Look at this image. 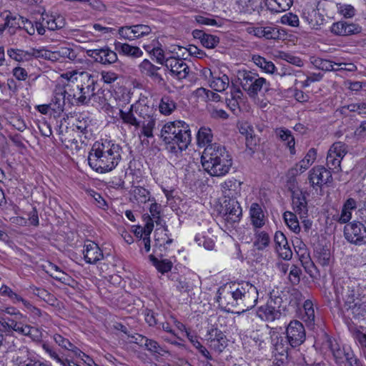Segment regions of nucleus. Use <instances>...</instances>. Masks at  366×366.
I'll use <instances>...</instances> for the list:
<instances>
[{
    "label": "nucleus",
    "mask_w": 366,
    "mask_h": 366,
    "mask_svg": "<svg viewBox=\"0 0 366 366\" xmlns=\"http://www.w3.org/2000/svg\"><path fill=\"white\" fill-rule=\"evenodd\" d=\"M59 83L54 91V99L58 111H63L64 102L72 104H88L92 99H100L99 94H95L96 79L93 74L86 71H67L61 76Z\"/></svg>",
    "instance_id": "obj_1"
},
{
    "label": "nucleus",
    "mask_w": 366,
    "mask_h": 366,
    "mask_svg": "<svg viewBox=\"0 0 366 366\" xmlns=\"http://www.w3.org/2000/svg\"><path fill=\"white\" fill-rule=\"evenodd\" d=\"M119 116L124 124L132 126L138 131L140 139L154 137L157 114L154 107L145 100H139L126 109H120Z\"/></svg>",
    "instance_id": "obj_2"
},
{
    "label": "nucleus",
    "mask_w": 366,
    "mask_h": 366,
    "mask_svg": "<svg viewBox=\"0 0 366 366\" xmlns=\"http://www.w3.org/2000/svg\"><path fill=\"white\" fill-rule=\"evenodd\" d=\"M334 289L337 301L342 300L345 307L350 310L355 318L366 315V290L356 280L338 279Z\"/></svg>",
    "instance_id": "obj_3"
},
{
    "label": "nucleus",
    "mask_w": 366,
    "mask_h": 366,
    "mask_svg": "<svg viewBox=\"0 0 366 366\" xmlns=\"http://www.w3.org/2000/svg\"><path fill=\"white\" fill-rule=\"evenodd\" d=\"M122 147L112 141L96 142L88 156L90 167L99 173L112 171L122 158Z\"/></svg>",
    "instance_id": "obj_4"
},
{
    "label": "nucleus",
    "mask_w": 366,
    "mask_h": 366,
    "mask_svg": "<svg viewBox=\"0 0 366 366\" xmlns=\"http://www.w3.org/2000/svg\"><path fill=\"white\" fill-rule=\"evenodd\" d=\"M161 137L167 149L177 155L185 150L191 142L189 126L180 120L168 122L161 129Z\"/></svg>",
    "instance_id": "obj_5"
},
{
    "label": "nucleus",
    "mask_w": 366,
    "mask_h": 366,
    "mask_svg": "<svg viewBox=\"0 0 366 366\" xmlns=\"http://www.w3.org/2000/svg\"><path fill=\"white\" fill-rule=\"evenodd\" d=\"M201 162L204 170L214 177L227 174L232 164V158L226 149L216 143L205 147Z\"/></svg>",
    "instance_id": "obj_6"
},
{
    "label": "nucleus",
    "mask_w": 366,
    "mask_h": 366,
    "mask_svg": "<svg viewBox=\"0 0 366 366\" xmlns=\"http://www.w3.org/2000/svg\"><path fill=\"white\" fill-rule=\"evenodd\" d=\"M26 317L9 318L6 315H0V327L4 330L5 335L0 330V347H4L8 350L15 348L14 332L19 335L24 333Z\"/></svg>",
    "instance_id": "obj_7"
},
{
    "label": "nucleus",
    "mask_w": 366,
    "mask_h": 366,
    "mask_svg": "<svg viewBox=\"0 0 366 366\" xmlns=\"http://www.w3.org/2000/svg\"><path fill=\"white\" fill-rule=\"evenodd\" d=\"M239 79L242 89L251 98H257L259 93L264 96L268 95L272 91L268 81L250 71L244 70L240 72Z\"/></svg>",
    "instance_id": "obj_8"
},
{
    "label": "nucleus",
    "mask_w": 366,
    "mask_h": 366,
    "mask_svg": "<svg viewBox=\"0 0 366 366\" xmlns=\"http://www.w3.org/2000/svg\"><path fill=\"white\" fill-rule=\"evenodd\" d=\"M239 307L242 312L252 309L258 300V290L257 287L249 282H244L236 285Z\"/></svg>",
    "instance_id": "obj_9"
},
{
    "label": "nucleus",
    "mask_w": 366,
    "mask_h": 366,
    "mask_svg": "<svg viewBox=\"0 0 366 366\" xmlns=\"http://www.w3.org/2000/svg\"><path fill=\"white\" fill-rule=\"evenodd\" d=\"M217 301L228 311L233 307H239L236 285L226 284L220 287L217 291Z\"/></svg>",
    "instance_id": "obj_10"
},
{
    "label": "nucleus",
    "mask_w": 366,
    "mask_h": 366,
    "mask_svg": "<svg viewBox=\"0 0 366 366\" xmlns=\"http://www.w3.org/2000/svg\"><path fill=\"white\" fill-rule=\"evenodd\" d=\"M152 32V29L149 25L142 24L123 26L118 29L119 39L129 41L147 36Z\"/></svg>",
    "instance_id": "obj_11"
},
{
    "label": "nucleus",
    "mask_w": 366,
    "mask_h": 366,
    "mask_svg": "<svg viewBox=\"0 0 366 366\" xmlns=\"http://www.w3.org/2000/svg\"><path fill=\"white\" fill-rule=\"evenodd\" d=\"M347 152L345 144L341 142H335L329 149L327 155V166L329 169L333 172H340V164Z\"/></svg>",
    "instance_id": "obj_12"
},
{
    "label": "nucleus",
    "mask_w": 366,
    "mask_h": 366,
    "mask_svg": "<svg viewBox=\"0 0 366 366\" xmlns=\"http://www.w3.org/2000/svg\"><path fill=\"white\" fill-rule=\"evenodd\" d=\"M327 342L336 362L342 364L346 362L350 366H360L359 360L349 347H342L335 340L330 339Z\"/></svg>",
    "instance_id": "obj_13"
},
{
    "label": "nucleus",
    "mask_w": 366,
    "mask_h": 366,
    "mask_svg": "<svg viewBox=\"0 0 366 366\" xmlns=\"http://www.w3.org/2000/svg\"><path fill=\"white\" fill-rule=\"evenodd\" d=\"M222 217L224 222L230 227L240 221L242 217V208L239 202L229 198L225 200L222 205Z\"/></svg>",
    "instance_id": "obj_14"
},
{
    "label": "nucleus",
    "mask_w": 366,
    "mask_h": 366,
    "mask_svg": "<svg viewBox=\"0 0 366 366\" xmlns=\"http://www.w3.org/2000/svg\"><path fill=\"white\" fill-rule=\"evenodd\" d=\"M344 234L345 239L352 244L361 245L366 243V228L360 222L347 224L344 228Z\"/></svg>",
    "instance_id": "obj_15"
},
{
    "label": "nucleus",
    "mask_w": 366,
    "mask_h": 366,
    "mask_svg": "<svg viewBox=\"0 0 366 366\" xmlns=\"http://www.w3.org/2000/svg\"><path fill=\"white\" fill-rule=\"evenodd\" d=\"M286 338L290 342L291 347L301 345L306 339L304 325L298 320L291 321L286 327Z\"/></svg>",
    "instance_id": "obj_16"
},
{
    "label": "nucleus",
    "mask_w": 366,
    "mask_h": 366,
    "mask_svg": "<svg viewBox=\"0 0 366 366\" xmlns=\"http://www.w3.org/2000/svg\"><path fill=\"white\" fill-rule=\"evenodd\" d=\"M86 53V55L93 59L94 61L104 65L114 64L118 60L117 53L108 46L89 49Z\"/></svg>",
    "instance_id": "obj_17"
},
{
    "label": "nucleus",
    "mask_w": 366,
    "mask_h": 366,
    "mask_svg": "<svg viewBox=\"0 0 366 366\" xmlns=\"http://www.w3.org/2000/svg\"><path fill=\"white\" fill-rule=\"evenodd\" d=\"M39 20L40 25H39L37 34L41 36L45 34L46 29L55 31L63 28L65 24L64 19L61 16L43 14Z\"/></svg>",
    "instance_id": "obj_18"
},
{
    "label": "nucleus",
    "mask_w": 366,
    "mask_h": 366,
    "mask_svg": "<svg viewBox=\"0 0 366 366\" xmlns=\"http://www.w3.org/2000/svg\"><path fill=\"white\" fill-rule=\"evenodd\" d=\"M165 66L169 69L172 76L179 80L185 79L189 72V68L184 61L175 56L167 58Z\"/></svg>",
    "instance_id": "obj_19"
},
{
    "label": "nucleus",
    "mask_w": 366,
    "mask_h": 366,
    "mask_svg": "<svg viewBox=\"0 0 366 366\" xmlns=\"http://www.w3.org/2000/svg\"><path fill=\"white\" fill-rule=\"evenodd\" d=\"M203 74L208 80L210 87L217 92L224 91L229 85V77L226 74H217L209 69H204Z\"/></svg>",
    "instance_id": "obj_20"
},
{
    "label": "nucleus",
    "mask_w": 366,
    "mask_h": 366,
    "mask_svg": "<svg viewBox=\"0 0 366 366\" xmlns=\"http://www.w3.org/2000/svg\"><path fill=\"white\" fill-rule=\"evenodd\" d=\"M332 179L330 170L323 166L313 167L309 172V180L311 185L322 187Z\"/></svg>",
    "instance_id": "obj_21"
},
{
    "label": "nucleus",
    "mask_w": 366,
    "mask_h": 366,
    "mask_svg": "<svg viewBox=\"0 0 366 366\" xmlns=\"http://www.w3.org/2000/svg\"><path fill=\"white\" fill-rule=\"evenodd\" d=\"M275 304V301L270 300L265 305L258 307L256 312L257 317L265 322H273L279 319L281 312L279 308L274 305Z\"/></svg>",
    "instance_id": "obj_22"
},
{
    "label": "nucleus",
    "mask_w": 366,
    "mask_h": 366,
    "mask_svg": "<svg viewBox=\"0 0 366 366\" xmlns=\"http://www.w3.org/2000/svg\"><path fill=\"white\" fill-rule=\"evenodd\" d=\"M82 253L84 260L89 264H95L104 257L98 244L90 240L85 242Z\"/></svg>",
    "instance_id": "obj_23"
},
{
    "label": "nucleus",
    "mask_w": 366,
    "mask_h": 366,
    "mask_svg": "<svg viewBox=\"0 0 366 366\" xmlns=\"http://www.w3.org/2000/svg\"><path fill=\"white\" fill-rule=\"evenodd\" d=\"M274 241L278 255L283 259H290L292 257V252L285 235L282 232L277 231L274 234Z\"/></svg>",
    "instance_id": "obj_24"
},
{
    "label": "nucleus",
    "mask_w": 366,
    "mask_h": 366,
    "mask_svg": "<svg viewBox=\"0 0 366 366\" xmlns=\"http://www.w3.org/2000/svg\"><path fill=\"white\" fill-rule=\"evenodd\" d=\"M330 31L337 36H349L360 31V27L355 24L340 21L333 23Z\"/></svg>",
    "instance_id": "obj_25"
},
{
    "label": "nucleus",
    "mask_w": 366,
    "mask_h": 366,
    "mask_svg": "<svg viewBox=\"0 0 366 366\" xmlns=\"http://www.w3.org/2000/svg\"><path fill=\"white\" fill-rule=\"evenodd\" d=\"M207 341L212 350L221 352L227 347V338L225 335L217 329H212L208 332Z\"/></svg>",
    "instance_id": "obj_26"
},
{
    "label": "nucleus",
    "mask_w": 366,
    "mask_h": 366,
    "mask_svg": "<svg viewBox=\"0 0 366 366\" xmlns=\"http://www.w3.org/2000/svg\"><path fill=\"white\" fill-rule=\"evenodd\" d=\"M302 19L311 29L316 30L320 29L321 26L326 21L324 15L320 12L319 9L305 11L302 14Z\"/></svg>",
    "instance_id": "obj_27"
},
{
    "label": "nucleus",
    "mask_w": 366,
    "mask_h": 366,
    "mask_svg": "<svg viewBox=\"0 0 366 366\" xmlns=\"http://www.w3.org/2000/svg\"><path fill=\"white\" fill-rule=\"evenodd\" d=\"M292 208L300 218L307 214V203L306 197L302 191L296 190L292 192Z\"/></svg>",
    "instance_id": "obj_28"
},
{
    "label": "nucleus",
    "mask_w": 366,
    "mask_h": 366,
    "mask_svg": "<svg viewBox=\"0 0 366 366\" xmlns=\"http://www.w3.org/2000/svg\"><path fill=\"white\" fill-rule=\"evenodd\" d=\"M317 152L315 149H310L303 159H302L299 163H297L293 168L290 170V174L292 176L297 175L299 174H302L305 172L310 165L316 159Z\"/></svg>",
    "instance_id": "obj_29"
},
{
    "label": "nucleus",
    "mask_w": 366,
    "mask_h": 366,
    "mask_svg": "<svg viewBox=\"0 0 366 366\" xmlns=\"http://www.w3.org/2000/svg\"><path fill=\"white\" fill-rule=\"evenodd\" d=\"M249 217L252 226L256 229L262 228L266 223L267 217L258 203L254 202L251 204Z\"/></svg>",
    "instance_id": "obj_30"
},
{
    "label": "nucleus",
    "mask_w": 366,
    "mask_h": 366,
    "mask_svg": "<svg viewBox=\"0 0 366 366\" xmlns=\"http://www.w3.org/2000/svg\"><path fill=\"white\" fill-rule=\"evenodd\" d=\"M114 49L120 54L131 58H140L143 56V51L137 46H132L127 43L120 41L114 42Z\"/></svg>",
    "instance_id": "obj_31"
},
{
    "label": "nucleus",
    "mask_w": 366,
    "mask_h": 366,
    "mask_svg": "<svg viewBox=\"0 0 366 366\" xmlns=\"http://www.w3.org/2000/svg\"><path fill=\"white\" fill-rule=\"evenodd\" d=\"M154 231V247H165L167 248V245L172 244V239L169 236L168 230L167 227L164 225V222L162 223V225L157 226Z\"/></svg>",
    "instance_id": "obj_32"
},
{
    "label": "nucleus",
    "mask_w": 366,
    "mask_h": 366,
    "mask_svg": "<svg viewBox=\"0 0 366 366\" xmlns=\"http://www.w3.org/2000/svg\"><path fill=\"white\" fill-rule=\"evenodd\" d=\"M357 208V202L353 198L347 199L343 204L337 221L340 224L347 223L352 218V212Z\"/></svg>",
    "instance_id": "obj_33"
},
{
    "label": "nucleus",
    "mask_w": 366,
    "mask_h": 366,
    "mask_svg": "<svg viewBox=\"0 0 366 366\" xmlns=\"http://www.w3.org/2000/svg\"><path fill=\"white\" fill-rule=\"evenodd\" d=\"M139 71L145 76L152 78L155 81L162 80L161 75L157 72L159 67L154 65L149 60L144 59L138 66Z\"/></svg>",
    "instance_id": "obj_34"
},
{
    "label": "nucleus",
    "mask_w": 366,
    "mask_h": 366,
    "mask_svg": "<svg viewBox=\"0 0 366 366\" xmlns=\"http://www.w3.org/2000/svg\"><path fill=\"white\" fill-rule=\"evenodd\" d=\"M44 271L54 279L62 282L67 283L70 277L61 269L57 265L49 262L43 265Z\"/></svg>",
    "instance_id": "obj_35"
},
{
    "label": "nucleus",
    "mask_w": 366,
    "mask_h": 366,
    "mask_svg": "<svg viewBox=\"0 0 366 366\" xmlns=\"http://www.w3.org/2000/svg\"><path fill=\"white\" fill-rule=\"evenodd\" d=\"M274 134L277 138H279L282 142H284L287 144V147L290 149V152L292 154H295V138L292 134L290 130L280 127L277 128L274 131Z\"/></svg>",
    "instance_id": "obj_36"
},
{
    "label": "nucleus",
    "mask_w": 366,
    "mask_h": 366,
    "mask_svg": "<svg viewBox=\"0 0 366 366\" xmlns=\"http://www.w3.org/2000/svg\"><path fill=\"white\" fill-rule=\"evenodd\" d=\"M35 48L31 49L29 51H25L19 49L11 48L7 50L8 56L16 61L21 62L29 61L34 58Z\"/></svg>",
    "instance_id": "obj_37"
},
{
    "label": "nucleus",
    "mask_w": 366,
    "mask_h": 366,
    "mask_svg": "<svg viewBox=\"0 0 366 366\" xmlns=\"http://www.w3.org/2000/svg\"><path fill=\"white\" fill-rule=\"evenodd\" d=\"M264 4L271 11L279 13L288 10L293 0H264Z\"/></svg>",
    "instance_id": "obj_38"
},
{
    "label": "nucleus",
    "mask_w": 366,
    "mask_h": 366,
    "mask_svg": "<svg viewBox=\"0 0 366 366\" xmlns=\"http://www.w3.org/2000/svg\"><path fill=\"white\" fill-rule=\"evenodd\" d=\"M58 62L73 61L76 58V53L71 47L61 46L56 49Z\"/></svg>",
    "instance_id": "obj_39"
},
{
    "label": "nucleus",
    "mask_w": 366,
    "mask_h": 366,
    "mask_svg": "<svg viewBox=\"0 0 366 366\" xmlns=\"http://www.w3.org/2000/svg\"><path fill=\"white\" fill-rule=\"evenodd\" d=\"M272 345L274 352L282 356L287 355L291 347L290 342L287 338L285 339L283 337L278 335H276L275 338H272Z\"/></svg>",
    "instance_id": "obj_40"
},
{
    "label": "nucleus",
    "mask_w": 366,
    "mask_h": 366,
    "mask_svg": "<svg viewBox=\"0 0 366 366\" xmlns=\"http://www.w3.org/2000/svg\"><path fill=\"white\" fill-rule=\"evenodd\" d=\"M158 107L162 114L169 116L177 109V104L172 97L165 95L162 97Z\"/></svg>",
    "instance_id": "obj_41"
},
{
    "label": "nucleus",
    "mask_w": 366,
    "mask_h": 366,
    "mask_svg": "<svg viewBox=\"0 0 366 366\" xmlns=\"http://www.w3.org/2000/svg\"><path fill=\"white\" fill-rule=\"evenodd\" d=\"M153 230V223L152 221L148 220L144 227V236L139 240V246L141 249V251L143 252L144 250L145 252H149L151 249L150 245V234Z\"/></svg>",
    "instance_id": "obj_42"
},
{
    "label": "nucleus",
    "mask_w": 366,
    "mask_h": 366,
    "mask_svg": "<svg viewBox=\"0 0 366 366\" xmlns=\"http://www.w3.org/2000/svg\"><path fill=\"white\" fill-rule=\"evenodd\" d=\"M141 341L142 344L144 345L145 348L154 355L163 356L165 353L167 352L165 349L161 347L160 345L154 340L142 337Z\"/></svg>",
    "instance_id": "obj_43"
},
{
    "label": "nucleus",
    "mask_w": 366,
    "mask_h": 366,
    "mask_svg": "<svg viewBox=\"0 0 366 366\" xmlns=\"http://www.w3.org/2000/svg\"><path fill=\"white\" fill-rule=\"evenodd\" d=\"M197 144L199 147H204L212 145L211 142L213 139V134L209 127H201L197 135Z\"/></svg>",
    "instance_id": "obj_44"
},
{
    "label": "nucleus",
    "mask_w": 366,
    "mask_h": 366,
    "mask_svg": "<svg viewBox=\"0 0 366 366\" xmlns=\"http://www.w3.org/2000/svg\"><path fill=\"white\" fill-rule=\"evenodd\" d=\"M240 182L234 179H230L221 184V189L225 196L233 197L240 190Z\"/></svg>",
    "instance_id": "obj_45"
},
{
    "label": "nucleus",
    "mask_w": 366,
    "mask_h": 366,
    "mask_svg": "<svg viewBox=\"0 0 366 366\" xmlns=\"http://www.w3.org/2000/svg\"><path fill=\"white\" fill-rule=\"evenodd\" d=\"M252 60L256 66L260 68L262 71L265 73L274 74L276 70V67L273 62L267 61L265 58L259 55H253L252 56Z\"/></svg>",
    "instance_id": "obj_46"
},
{
    "label": "nucleus",
    "mask_w": 366,
    "mask_h": 366,
    "mask_svg": "<svg viewBox=\"0 0 366 366\" xmlns=\"http://www.w3.org/2000/svg\"><path fill=\"white\" fill-rule=\"evenodd\" d=\"M55 342L61 347L71 351L75 355L80 356L81 351L73 345L68 339L64 337L59 334H55L53 337Z\"/></svg>",
    "instance_id": "obj_47"
},
{
    "label": "nucleus",
    "mask_w": 366,
    "mask_h": 366,
    "mask_svg": "<svg viewBox=\"0 0 366 366\" xmlns=\"http://www.w3.org/2000/svg\"><path fill=\"white\" fill-rule=\"evenodd\" d=\"M210 234L209 229L207 232H202L196 234L194 241L199 246H202L207 250H212L214 247V239L208 235Z\"/></svg>",
    "instance_id": "obj_48"
},
{
    "label": "nucleus",
    "mask_w": 366,
    "mask_h": 366,
    "mask_svg": "<svg viewBox=\"0 0 366 366\" xmlns=\"http://www.w3.org/2000/svg\"><path fill=\"white\" fill-rule=\"evenodd\" d=\"M161 207V205L155 202L151 204L149 207L150 216L148 215L144 217L145 224L149 219L152 221L153 224L155 222L157 226L162 225V223H163V219L160 216Z\"/></svg>",
    "instance_id": "obj_49"
},
{
    "label": "nucleus",
    "mask_w": 366,
    "mask_h": 366,
    "mask_svg": "<svg viewBox=\"0 0 366 366\" xmlns=\"http://www.w3.org/2000/svg\"><path fill=\"white\" fill-rule=\"evenodd\" d=\"M73 39L78 42H87L93 41V31L92 29H78L71 31Z\"/></svg>",
    "instance_id": "obj_50"
},
{
    "label": "nucleus",
    "mask_w": 366,
    "mask_h": 366,
    "mask_svg": "<svg viewBox=\"0 0 366 366\" xmlns=\"http://www.w3.org/2000/svg\"><path fill=\"white\" fill-rule=\"evenodd\" d=\"M5 22L6 26H8L9 30H13L10 31L11 33L15 32V29H21V20L23 19V16H13L11 13H4L1 14Z\"/></svg>",
    "instance_id": "obj_51"
},
{
    "label": "nucleus",
    "mask_w": 366,
    "mask_h": 366,
    "mask_svg": "<svg viewBox=\"0 0 366 366\" xmlns=\"http://www.w3.org/2000/svg\"><path fill=\"white\" fill-rule=\"evenodd\" d=\"M283 218L285 224L291 231L295 234H298L300 232L299 221L295 214L287 211L284 213Z\"/></svg>",
    "instance_id": "obj_52"
},
{
    "label": "nucleus",
    "mask_w": 366,
    "mask_h": 366,
    "mask_svg": "<svg viewBox=\"0 0 366 366\" xmlns=\"http://www.w3.org/2000/svg\"><path fill=\"white\" fill-rule=\"evenodd\" d=\"M312 63L317 69L327 71H332V69H335V66H342V64L340 63L321 58L315 59L313 61H312Z\"/></svg>",
    "instance_id": "obj_53"
},
{
    "label": "nucleus",
    "mask_w": 366,
    "mask_h": 366,
    "mask_svg": "<svg viewBox=\"0 0 366 366\" xmlns=\"http://www.w3.org/2000/svg\"><path fill=\"white\" fill-rule=\"evenodd\" d=\"M149 258L156 269L162 274L170 271L172 267V263L169 259L159 260L153 254H150Z\"/></svg>",
    "instance_id": "obj_54"
},
{
    "label": "nucleus",
    "mask_w": 366,
    "mask_h": 366,
    "mask_svg": "<svg viewBox=\"0 0 366 366\" xmlns=\"http://www.w3.org/2000/svg\"><path fill=\"white\" fill-rule=\"evenodd\" d=\"M56 49L54 51L49 50L45 47L36 49L34 51V58H42L53 62H58Z\"/></svg>",
    "instance_id": "obj_55"
},
{
    "label": "nucleus",
    "mask_w": 366,
    "mask_h": 366,
    "mask_svg": "<svg viewBox=\"0 0 366 366\" xmlns=\"http://www.w3.org/2000/svg\"><path fill=\"white\" fill-rule=\"evenodd\" d=\"M303 309L302 320L309 325L313 324L315 321V310L312 302L310 300H306L304 303Z\"/></svg>",
    "instance_id": "obj_56"
},
{
    "label": "nucleus",
    "mask_w": 366,
    "mask_h": 366,
    "mask_svg": "<svg viewBox=\"0 0 366 366\" xmlns=\"http://www.w3.org/2000/svg\"><path fill=\"white\" fill-rule=\"evenodd\" d=\"M270 242L268 234L265 232H257L255 233V240L254 245L257 249H263L266 248Z\"/></svg>",
    "instance_id": "obj_57"
},
{
    "label": "nucleus",
    "mask_w": 366,
    "mask_h": 366,
    "mask_svg": "<svg viewBox=\"0 0 366 366\" xmlns=\"http://www.w3.org/2000/svg\"><path fill=\"white\" fill-rule=\"evenodd\" d=\"M317 262L323 267L328 266L331 261V254L329 249L319 248L315 250Z\"/></svg>",
    "instance_id": "obj_58"
},
{
    "label": "nucleus",
    "mask_w": 366,
    "mask_h": 366,
    "mask_svg": "<svg viewBox=\"0 0 366 366\" xmlns=\"http://www.w3.org/2000/svg\"><path fill=\"white\" fill-rule=\"evenodd\" d=\"M196 94L197 97L202 98L204 101L218 102L221 99L218 94L203 87L197 89L196 90Z\"/></svg>",
    "instance_id": "obj_59"
},
{
    "label": "nucleus",
    "mask_w": 366,
    "mask_h": 366,
    "mask_svg": "<svg viewBox=\"0 0 366 366\" xmlns=\"http://www.w3.org/2000/svg\"><path fill=\"white\" fill-rule=\"evenodd\" d=\"M337 12L345 18H352L356 14V9L351 4L338 3L336 4Z\"/></svg>",
    "instance_id": "obj_60"
},
{
    "label": "nucleus",
    "mask_w": 366,
    "mask_h": 366,
    "mask_svg": "<svg viewBox=\"0 0 366 366\" xmlns=\"http://www.w3.org/2000/svg\"><path fill=\"white\" fill-rule=\"evenodd\" d=\"M39 25H40V20L33 21L24 17L21 20V29L29 35H34L36 31L37 32Z\"/></svg>",
    "instance_id": "obj_61"
},
{
    "label": "nucleus",
    "mask_w": 366,
    "mask_h": 366,
    "mask_svg": "<svg viewBox=\"0 0 366 366\" xmlns=\"http://www.w3.org/2000/svg\"><path fill=\"white\" fill-rule=\"evenodd\" d=\"M133 192L135 199L140 203H146L151 200L150 192L144 187H135Z\"/></svg>",
    "instance_id": "obj_62"
},
{
    "label": "nucleus",
    "mask_w": 366,
    "mask_h": 366,
    "mask_svg": "<svg viewBox=\"0 0 366 366\" xmlns=\"http://www.w3.org/2000/svg\"><path fill=\"white\" fill-rule=\"evenodd\" d=\"M264 38L267 39H277L281 38L282 34H285L284 30L280 29L274 26H264Z\"/></svg>",
    "instance_id": "obj_63"
},
{
    "label": "nucleus",
    "mask_w": 366,
    "mask_h": 366,
    "mask_svg": "<svg viewBox=\"0 0 366 366\" xmlns=\"http://www.w3.org/2000/svg\"><path fill=\"white\" fill-rule=\"evenodd\" d=\"M21 335L28 336L34 341H39L42 337V333L39 328L31 327L27 324H26L24 333Z\"/></svg>",
    "instance_id": "obj_64"
}]
</instances>
